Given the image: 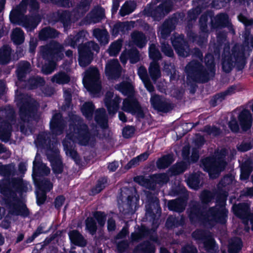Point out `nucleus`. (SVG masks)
I'll return each instance as SVG.
<instances>
[{"instance_id":"423d86ee","label":"nucleus","mask_w":253,"mask_h":253,"mask_svg":"<svg viewBox=\"0 0 253 253\" xmlns=\"http://www.w3.org/2000/svg\"><path fill=\"white\" fill-rule=\"evenodd\" d=\"M98 45L93 42L85 43L79 46V62L81 66L85 67L93 59V51L98 52Z\"/></svg>"},{"instance_id":"338daca9","label":"nucleus","mask_w":253,"mask_h":253,"mask_svg":"<svg viewBox=\"0 0 253 253\" xmlns=\"http://www.w3.org/2000/svg\"><path fill=\"white\" fill-rule=\"evenodd\" d=\"M206 131L210 134L216 135L219 133V129L216 127H211L210 126H206L205 128Z\"/></svg>"},{"instance_id":"0eeeda50","label":"nucleus","mask_w":253,"mask_h":253,"mask_svg":"<svg viewBox=\"0 0 253 253\" xmlns=\"http://www.w3.org/2000/svg\"><path fill=\"white\" fill-rule=\"evenodd\" d=\"M206 64L208 67V70L205 72L202 70V67L199 62L196 61H192L190 62L186 67V69L188 71H194L199 72L200 75L204 77H207V74H211L213 76L214 74V64H213V57L211 54H208L205 57Z\"/></svg>"},{"instance_id":"a18cd8bd","label":"nucleus","mask_w":253,"mask_h":253,"mask_svg":"<svg viewBox=\"0 0 253 253\" xmlns=\"http://www.w3.org/2000/svg\"><path fill=\"white\" fill-rule=\"evenodd\" d=\"M128 29L129 25L127 23L125 22L119 23L115 26L113 30V33L116 35L119 32H125V31L128 30Z\"/></svg>"},{"instance_id":"a19ab883","label":"nucleus","mask_w":253,"mask_h":253,"mask_svg":"<svg viewBox=\"0 0 253 253\" xmlns=\"http://www.w3.org/2000/svg\"><path fill=\"white\" fill-rule=\"evenodd\" d=\"M49 152H47L48 158L51 162L53 170L54 172L59 173L61 172L62 170V166L61 161L58 159H53L48 156Z\"/></svg>"},{"instance_id":"a878e982","label":"nucleus","mask_w":253,"mask_h":253,"mask_svg":"<svg viewBox=\"0 0 253 253\" xmlns=\"http://www.w3.org/2000/svg\"><path fill=\"white\" fill-rule=\"evenodd\" d=\"M95 121L102 128L107 126V120L104 109H100L96 111L95 114Z\"/></svg>"},{"instance_id":"79ce46f5","label":"nucleus","mask_w":253,"mask_h":253,"mask_svg":"<svg viewBox=\"0 0 253 253\" xmlns=\"http://www.w3.org/2000/svg\"><path fill=\"white\" fill-rule=\"evenodd\" d=\"M116 88L123 94H127L132 91V86L128 83H123L116 85Z\"/></svg>"},{"instance_id":"f3484780","label":"nucleus","mask_w":253,"mask_h":253,"mask_svg":"<svg viewBox=\"0 0 253 253\" xmlns=\"http://www.w3.org/2000/svg\"><path fill=\"white\" fill-rule=\"evenodd\" d=\"M238 120L243 130H247L251 127L252 124V118L249 111H243L239 115Z\"/></svg>"},{"instance_id":"4468645a","label":"nucleus","mask_w":253,"mask_h":253,"mask_svg":"<svg viewBox=\"0 0 253 253\" xmlns=\"http://www.w3.org/2000/svg\"><path fill=\"white\" fill-rule=\"evenodd\" d=\"M104 102L109 113L114 114L118 109L121 99L117 95L110 91L106 93Z\"/></svg>"},{"instance_id":"7c9ffc66","label":"nucleus","mask_w":253,"mask_h":253,"mask_svg":"<svg viewBox=\"0 0 253 253\" xmlns=\"http://www.w3.org/2000/svg\"><path fill=\"white\" fill-rule=\"evenodd\" d=\"M135 253H154L155 248L149 242L138 246L135 250Z\"/></svg>"},{"instance_id":"3c124183","label":"nucleus","mask_w":253,"mask_h":253,"mask_svg":"<svg viewBox=\"0 0 253 253\" xmlns=\"http://www.w3.org/2000/svg\"><path fill=\"white\" fill-rule=\"evenodd\" d=\"M148 233V231L147 230L145 227H142L138 233H133L131 234L132 239L134 241L138 240Z\"/></svg>"},{"instance_id":"b1692460","label":"nucleus","mask_w":253,"mask_h":253,"mask_svg":"<svg viewBox=\"0 0 253 253\" xmlns=\"http://www.w3.org/2000/svg\"><path fill=\"white\" fill-rule=\"evenodd\" d=\"M39 156L36 155L35 160L33 162V171L35 173H39L42 174H48L50 172V169L44 164L37 162Z\"/></svg>"},{"instance_id":"412c9836","label":"nucleus","mask_w":253,"mask_h":253,"mask_svg":"<svg viewBox=\"0 0 253 253\" xmlns=\"http://www.w3.org/2000/svg\"><path fill=\"white\" fill-rule=\"evenodd\" d=\"M138 74L147 90L150 92H153L154 87L148 77L146 69L143 67H139L138 69Z\"/></svg>"},{"instance_id":"ddd939ff","label":"nucleus","mask_w":253,"mask_h":253,"mask_svg":"<svg viewBox=\"0 0 253 253\" xmlns=\"http://www.w3.org/2000/svg\"><path fill=\"white\" fill-rule=\"evenodd\" d=\"M121 68L117 60H110L106 63L105 74L109 79L118 78L121 75Z\"/></svg>"},{"instance_id":"9b49d317","label":"nucleus","mask_w":253,"mask_h":253,"mask_svg":"<svg viewBox=\"0 0 253 253\" xmlns=\"http://www.w3.org/2000/svg\"><path fill=\"white\" fill-rule=\"evenodd\" d=\"M235 214L243 218L245 224H248L250 220L253 230V215L249 214V205L247 204H241L233 206Z\"/></svg>"},{"instance_id":"bb28decb","label":"nucleus","mask_w":253,"mask_h":253,"mask_svg":"<svg viewBox=\"0 0 253 253\" xmlns=\"http://www.w3.org/2000/svg\"><path fill=\"white\" fill-rule=\"evenodd\" d=\"M10 211L12 214L23 216H26L29 214L28 210L26 206L22 203H18L14 205Z\"/></svg>"},{"instance_id":"39448f33","label":"nucleus","mask_w":253,"mask_h":253,"mask_svg":"<svg viewBox=\"0 0 253 253\" xmlns=\"http://www.w3.org/2000/svg\"><path fill=\"white\" fill-rule=\"evenodd\" d=\"M85 87L91 94L95 95L101 89L99 73L95 68H90L86 71L83 79Z\"/></svg>"},{"instance_id":"5fc2aeb1","label":"nucleus","mask_w":253,"mask_h":253,"mask_svg":"<svg viewBox=\"0 0 253 253\" xmlns=\"http://www.w3.org/2000/svg\"><path fill=\"white\" fill-rule=\"evenodd\" d=\"M252 171L251 168H246L245 165L241 167V178L242 179H246L249 176V175Z\"/></svg>"},{"instance_id":"7ed1b4c3","label":"nucleus","mask_w":253,"mask_h":253,"mask_svg":"<svg viewBox=\"0 0 253 253\" xmlns=\"http://www.w3.org/2000/svg\"><path fill=\"white\" fill-rule=\"evenodd\" d=\"M43 58L47 59L49 63L42 67V72L44 74H51L55 67V61L61 60L64 56L63 47L58 43L52 42L49 46L43 47L42 49Z\"/></svg>"},{"instance_id":"e433bc0d","label":"nucleus","mask_w":253,"mask_h":253,"mask_svg":"<svg viewBox=\"0 0 253 253\" xmlns=\"http://www.w3.org/2000/svg\"><path fill=\"white\" fill-rule=\"evenodd\" d=\"M173 161L172 157L171 155H167L159 159L157 165L159 168L164 169L168 167Z\"/></svg>"},{"instance_id":"e2e57ef3","label":"nucleus","mask_w":253,"mask_h":253,"mask_svg":"<svg viewBox=\"0 0 253 253\" xmlns=\"http://www.w3.org/2000/svg\"><path fill=\"white\" fill-rule=\"evenodd\" d=\"M157 181L160 183H165L168 181L169 177L165 173L159 174L156 175Z\"/></svg>"},{"instance_id":"393cba45","label":"nucleus","mask_w":253,"mask_h":253,"mask_svg":"<svg viewBox=\"0 0 253 253\" xmlns=\"http://www.w3.org/2000/svg\"><path fill=\"white\" fill-rule=\"evenodd\" d=\"M185 207V202L183 199L170 201L168 203V207L170 210L178 212L182 211Z\"/></svg>"},{"instance_id":"72a5a7b5","label":"nucleus","mask_w":253,"mask_h":253,"mask_svg":"<svg viewBox=\"0 0 253 253\" xmlns=\"http://www.w3.org/2000/svg\"><path fill=\"white\" fill-rule=\"evenodd\" d=\"M70 78L64 73H59L55 74L51 78V81L58 84H64L69 82Z\"/></svg>"},{"instance_id":"0e129e2a","label":"nucleus","mask_w":253,"mask_h":253,"mask_svg":"<svg viewBox=\"0 0 253 253\" xmlns=\"http://www.w3.org/2000/svg\"><path fill=\"white\" fill-rule=\"evenodd\" d=\"M244 36L245 44H247L248 46L250 45L251 46L253 47V38L250 36L249 33L246 32Z\"/></svg>"},{"instance_id":"6e6552de","label":"nucleus","mask_w":253,"mask_h":253,"mask_svg":"<svg viewBox=\"0 0 253 253\" xmlns=\"http://www.w3.org/2000/svg\"><path fill=\"white\" fill-rule=\"evenodd\" d=\"M149 56L154 60L150 64L149 68V74L152 80L156 81L161 76L159 66L156 61V60L160 59L161 54L153 44H151L149 47Z\"/></svg>"},{"instance_id":"09e8293b","label":"nucleus","mask_w":253,"mask_h":253,"mask_svg":"<svg viewBox=\"0 0 253 253\" xmlns=\"http://www.w3.org/2000/svg\"><path fill=\"white\" fill-rule=\"evenodd\" d=\"M172 44L179 55L186 57L189 55V48L188 47L186 46V48H184L182 46H178L173 42H172Z\"/></svg>"},{"instance_id":"2f4dec72","label":"nucleus","mask_w":253,"mask_h":253,"mask_svg":"<svg viewBox=\"0 0 253 253\" xmlns=\"http://www.w3.org/2000/svg\"><path fill=\"white\" fill-rule=\"evenodd\" d=\"M188 185L194 189H198L200 186V173H196L190 175L187 180Z\"/></svg>"},{"instance_id":"cd10ccee","label":"nucleus","mask_w":253,"mask_h":253,"mask_svg":"<svg viewBox=\"0 0 253 253\" xmlns=\"http://www.w3.org/2000/svg\"><path fill=\"white\" fill-rule=\"evenodd\" d=\"M131 39L133 43L139 47L145 45L146 40L144 35L140 32H135L131 35Z\"/></svg>"},{"instance_id":"f03ea898","label":"nucleus","mask_w":253,"mask_h":253,"mask_svg":"<svg viewBox=\"0 0 253 253\" xmlns=\"http://www.w3.org/2000/svg\"><path fill=\"white\" fill-rule=\"evenodd\" d=\"M225 195L216 205L214 209H210L205 215L200 213V210L197 207H193L189 213V217L192 220L195 219L204 220L212 225L215 222L224 223L226 220L227 211L225 207L226 197Z\"/></svg>"},{"instance_id":"473e14b6","label":"nucleus","mask_w":253,"mask_h":253,"mask_svg":"<svg viewBox=\"0 0 253 253\" xmlns=\"http://www.w3.org/2000/svg\"><path fill=\"white\" fill-rule=\"evenodd\" d=\"M242 243L240 239L236 238L232 239L229 245V252L230 253H237L242 248Z\"/></svg>"},{"instance_id":"c03bdc74","label":"nucleus","mask_w":253,"mask_h":253,"mask_svg":"<svg viewBox=\"0 0 253 253\" xmlns=\"http://www.w3.org/2000/svg\"><path fill=\"white\" fill-rule=\"evenodd\" d=\"M14 166L13 165H2L0 164V174L4 176L10 175L14 172Z\"/></svg>"},{"instance_id":"58836bf2","label":"nucleus","mask_w":253,"mask_h":253,"mask_svg":"<svg viewBox=\"0 0 253 253\" xmlns=\"http://www.w3.org/2000/svg\"><path fill=\"white\" fill-rule=\"evenodd\" d=\"M122 48V41L118 40L112 43L108 51L110 56H115L118 54Z\"/></svg>"},{"instance_id":"774afa93","label":"nucleus","mask_w":253,"mask_h":253,"mask_svg":"<svg viewBox=\"0 0 253 253\" xmlns=\"http://www.w3.org/2000/svg\"><path fill=\"white\" fill-rule=\"evenodd\" d=\"M229 126L233 131L237 132L239 129L237 121L235 120H231L229 124Z\"/></svg>"},{"instance_id":"f8f14e48","label":"nucleus","mask_w":253,"mask_h":253,"mask_svg":"<svg viewBox=\"0 0 253 253\" xmlns=\"http://www.w3.org/2000/svg\"><path fill=\"white\" fill-rule=\"evenodd\" d=\"M193 237L196 239H201L205 249L209 253H214L217 250V247L215 244L214 240L211 236H206L202 231L198 230L192 234Z\"/></svg>"},{"instance_id":"4d7b16f0","label":"nucleus","mask_w":253,"mask_h":253,"mask_svg":"<svg viewBox=\"0 0 253 253\" xmlns=\"http://www.w3.org/2000/svg\"><path fill=\"white\" fill-rule=\"evenodd\" d=\"M64 97L65 98V101L66 104L63 106V108L65 110L67 108L69 107L70 103L71 101V93L70 91L68 90H65L64 91Z\"/></svg>"},{"instance_id":"a211bd4d","label":"nucleus","mask_w":253,"mask_h":253,"mask_svg":"<svg viewBox=\"0 0 253 253\" xmlns=\"http://www.w3.org/2000/svg\"><path fill=\"white\" fill-rule=\"evenodd\" d=\"M85 34V32H81L75 36L71 35L65 40V44L74 48L84 41Z\"/></svg>"},{"instance_id":"c85d7f7f","label":"nucleus","mask_w":253,"mask_h":253,"mask_svg":"<svg viewBox=\"0 0 253 253\" xmlns=\"http://www.w3.org/2000/svg\"><path fill=\"white\" fill-rule=\"evenodd\" d=\"M93 35L101 43L105 44L108 42V34L106 30L95 29L93 31Z\"/></svg>"},{"instance_id":"052dcab7","label":"nucleus","mask_w":253,"mask_h":253,"mask_svg":"<svg viewBox=\"0 0 253 253\" xmlns=\"http://www.w3.org/2000/svg\"><path fill=\"white\" fill-rule=\"evenodd\" d=\"M233 178L231 176H227L224 177L220 183V185L222 186H226L227 185L232 183Z\"/></svg>"},{"instance_id":"4be33fe9","label":"nucleus","mask_w":253,"mask_h":253,"mask_svg":"<svg viewBox=\"0 0 253 253\" xmlns=\"http://www.w3.org/2000/svg\"><path fill=\"white\" fill-rule=\"evenodd\" d=\"M69 236L71 242L74 244L84 247L86 245V241L83 236L77 231L73 230L69 233Z\"/></svg>"},{"instance_id":"f257e3e1","label":"nucleus","mask_w":253,"mask_h":253,"mask_svg":"<svg viewBox=\"0 0 253 253\" xmlns=\"http://www.w3.org/2000/svg\"><path fill=\"white\" fill-rule=\"evenodd\" d=\"M71 122L63 144L66 155L76 161L78 156L74 149L75 143L83 145L90 144L94 141V136L90 134L87 126L77 116H73Z\"/></svg>"},{"instance_id":"6ab92c4d","label":"nucleus","mask_w":253,"mask_h":253,"mask_svg":"<svg viewBox=\"0 0 253 253\" xmlns=\"http://www.w3.org/2000/svg\"><path fill=\"white\" fill-rule=\"evenodd\" d=\"M150 102L153 107L159 111L166 112L169 110L167 102L159 96L152 95Z\"/></svg>"},{"instance_id":"5701e85b","label":"nucleus","mask_w":253,"mask_h":253,"mask_svg":"<svg viewBox=\"0 0 253 253\" xmlns=\"http://www.w3.org/2000/svg\"><path fill=\"white\" fill-rule=\"evenodd\" d=\"M104 17V10L100 7L94 9L91 13L88 16L89 18V23H97Z\"/></svg>"},{"instance_id":"20e7f679","label":"nucleus","mask_w":253,"mask_h":253,"mask_svg":"<svg viewBox=\"0 0 253 253\" xmlns=\"http://www.w3.org/2000/svg\"><path fill=\"white\" fill-rule=\"evenodd\" d=\"M224 151L220 157H218L214 160L211 158H207L202 161V167L204 169L209 172L211 178H214L217 177L219 173L224 169L226 163L223 158L225 156Z\"/></svg>"},{"instance_id":"603ef678","label":"nucleus","mask_w":253,"mask_h":253,"mask_svg":"<svg viewBox=\"0 0 253 253\" xmlns=\"http://www.w3.org/2000/svg\"><path fill=\"white\" fill-rule=\"evenodd\" d=\"M235 89L234 87H231L229 88L225 92L221 93L220 94H218L215 96V99L216 101H221L222 99L224 98L225 95H230L234 92Z\"/></svg>"},{"instance_id":"6e6d98bb","label":"nucleus","mask_w":253,"mask_h":253,"mask_svg":"<svg viewBox=\"0 0 253 253\" xmlns=\"http://www.w3.org/2000/svg\"><path fill=\"white\" fill-rule=\"evenodd\" d=\"M134 129L132 126H126L123 130V135L126 138L131 137L134 133Z\"/></svg>"},{"instance_id":"49530a36","label":"nucleus","mask_w":253,"mask_h":253,"mask_svg":"<svg viewBox=\"0 0 253 253\" xmlns=\"http://www.w3.org/2000/svg\"><path fill=\"white\" fill-rule=\"evenodd\" d=\"M106 183L107 179L106 178H103L99 180L95 187L92 189V193L95 194L99 193L104 188Z\"/></svg>"},{"instance_id":"2eb2a0df","label":"nucleus","mask_w":253,"mask_h":253,"mask_svg":"<svg viewBox=\"0 0 253 253\" xmlns=\"http://www.w3.org/2000/svg\"><path fill=\"white\" fill-rule=\"evenodd\" d=\"M37 186L36 191L37 203L39 205L43 203L46 199L45 192L52 188V184L46 180L42 181L40 183H36Z\"/></svg>"},{"instance_id":"f704fd0d","label":"nucleus","mask_w":253,"mask_h":253,"mask_svg":"<svg viewBox=\"0 0 253 253\" xmlns=\"http://www.w3.org/2000/svg\"><path fill=\"white\" fill-rule=\"evenodd\" d=\"M11 39L16 44L22 43L24 39L23 32L19 28H15L12 32Z\"/></svg>"},{"instance_id":"13d9d810","label":"nucleus","mask_w":253,"mask_h":253,"mask_svg":"<svg viewBox=\"0 0 253 253\" xmlns=\"http://www.w3.org/2000/svg\"><path fill=\"white\" fill-rule=\"evenodd\" d=\"M211 194L208 191H204L201 195V199L203 203H208L210 201Z\"/></svg>"},{"instance_id":"69168bd1","label":"nucleus","mask_w":253,"mask_h":253,"mask_svg":"<svg viewBox=\"0 0 253 253\" xmlns=\"http://www.w3.org/2000/svg\"><path fill=\"white\" fill-rule=\"evenodd\" d=\"M139 162H140L139 160H138L137 157H136L128 162V163L126 166V168L127 169H130L132 167L138 165Z\"/></svg>"},{"instance_id":"864d4df0","label":"nucleus","mask_w":253,"mask_h":253,"mask_svg":"<svg viewBox=\"0 0 253 253\" xmlns=\"http://www.w3.org/2000/svg\"><path fill=\"white\" fill-rule=\"evenodd\" d=\"M94 217L97 219L98 224L100 226H103L105 222V215L104 213L96 212L94 214Z\"/></svg>"},{"instance_id":"c9c22d12","label":"nucleus","mask_w":253,"mask_h":253,"mask_svg":"<svg viewBox=\"0 0 253 253\" xmlns=\"http://www.w3.org/2000/svg\"><path fill=\"white\" fill-rule=\"evenodd\" d=\"M93 110L94 106L91 102H86L84 103L81 108V111L83 115L87 119L92 117Z\"/></svg>"},{"instance_id":"4c0bfd02","label":"nucleus","mask_w":253,"mask_h":253,"mask_svg":"<svg viewBox=\"0 0 253 253\" xmlns=\"http://www.w3.org/2000/svg\"><path fill=\"white\" fill-rule=\"evenodd\" d=\"M10 55V49L8 46H4L0 49V63H7Z\"/></svg>"},{"instance_id":"dca6fc26","label":"nucleus","mask_w":253,"mask_h":253,"mask_svg":"<svg viewBox=\"0 0 253 253\" xmlns=\"http://www.w3.org/2000/svg\"><path fill=\"white\" fill-rule=\"evenodd\" d=\"M129 59L131 63H135L139 60V55L136 49H132L130 50H125L120 56L121 62L126 64L127 60Z\"/></svg>"},{"instance_id":"9d476101","label":"nucleus","mask_w":253,"mask_h":253,"mask_svg":"<svg viewBox=\"0 0 253 253\" xmlns=\"http://www.w3.org/2000/svg\"><path fill=\"white\" fill-rule=\"evenodd\" d=\"M122 109L125 112L135 115L139 118H142L144 116L143 110L138 102L133 98H127L124 100Z\"/></svg>"},{"instance_id":"de8ad7c7","label":"nucleus","mask_w":253,"mask_h":253,"mask_svg":"<svg viewBox=\"0 0 253 253\" xmlns=\"http://www.w3.org/2000/svg\"><path fill=\"white\" fill-rule=\"evenodd\" d=\"M86 228L92 234L96 231V223L92 218H87L86 219Z\"/></svg>"},{"instance_id":"37998d69","label":"nucleus","mask_w":253,"mask_h":253,"mask_svg":"<svg viewBox=\"0 0 253 253\" xmlns=\"http://www.w3.org/2000/svg\"><path fill=\"white\" fill-rule=\"evenodd\" d=\"M171 31V27L169 25V22L167 21L164 23L162 27L160 28L159 32L162 38L165 39L170 33Z\"/></svg>"},{"instance_id":"680f3d73","label":"nucleus","mask_w":253,"mask_h":253,"mask_svg":"<svg viewBox=\"0 0 253 253\" xmlns=\"http://www.w3.org/2000/svg\"><path fill=\"white\" fill-rule=\"evenodd\" d=\"M239 20L242 22L245 25L249 26L253 23V20L252 19H248L246 17L242 15H240L238 16Z\"/></svg>"},{"instance_id":"aec40b11","label":"nucleus","mask_w":253,"mask_h":253,"mask_svg":"<svg viewBox=\"0 0 253 253\" xmlns=\"http://www.w3.org/2000/svg\"><path fill=\"white\" fill-rule=\"evenodd\" d=\"M61 118L60 114L55 115L50 122V129L52 132L56 135L60 134L62 131V125L59 119Z\"/></svg>"},{"instance_id":"c756f323","label":"nucleus","mask_w":253,"mask_h":253,"mask_svg":"<svg viewBox=\"0 0 253 253\" xmlns=\"http://www.w3.org/2000/svg\"><path fill=\"white\" fill-rule=\"evenodd\" d=\"M57 36V32L50 28L43 29L39 33V38L41 40H45L48 38H55Z\"/></svg>"},{"instance_id":"ea45409f","label":"nucleus","mask_w":253,"mask_h":253,"mask_svg":"<svg viewBox=\"0 0 253 253\" xmlns=\"http://www.w3.org/2000/svg\"><path fill=\"white\" fill-rule=\"evenodd\" d=\"M134 8V4L132 2H126L120 10L121 16H124L132 12Z\"/></svg>"},{"instance_id":"8fccbe9b","label":"nucleus","mask_w":253,"mask_h":253,"mask_svg":"<svg viewBox=\"0 0 253 253\" xmlns=\"http://www.w3.org/2000/svg\"><path fill=\"white\" fill-rule=\"evenodd\" d=\"M11 130V126H7L5 130H1L0 128V139L6 141L10 137V131Z\"/></svg>"},{"instance_id":"1a4fd4ad","label":"nucleus","mask_w":253,"mask_h":253,"mask_svg":"<svg viewBox=\"0 0 253 253\" xmlns=\"http://www.w3.org/2000/svg\"><path fill=\"white\" fill-rule=\"evenodd\" d=\"M171 9V4L166 2L160 5L158 7L154 8V6L149 5L144 10L145 13L148 16H151L156 20L167 14Z\"/></svg>"},{"instance_id":"bf43d9fd","label":"nucleus","mask_w":253,"mask_h":253,"mask_svg":"<svg viewBox=\"0 0 253 253\" xmlns=\"http://www.w3.org/2000/svg\"><path fill=\"white\" fill-rule=\"evenodd\" d=\"M162 51L168 56H172L173 55V51L170 47L166 44H163L162 47Z\"/></svg>"}]
</instances>
